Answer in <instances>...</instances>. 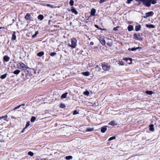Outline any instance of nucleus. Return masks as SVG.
Listing matches in <instances>:
<instances>
[{"label":"nucleus","mask_w":160,"mask_h":160,"mask_svg":"<svg viewBox=\"0 0 160 160\" xmlns=\"http://www.w3.org/2000/svg\"><path fill=\"white\" fill-rule=\"evenodd\" d=\"M17 66L18 68L24 71L26 70L27 69H30L29 67L22 62L18 63L17 64Z\"/></svg>","instance_id":"obj_1"},{"label":"nucleus","mask_w":160,"mask_h":160,"mask_svg":"<svg viewBox=\"0 0 160 160\" xmlns=\"http://www.w3.org/2000/svg\"><path fill=\"white\" fill-rule=\"evenodd\" d=\"M71 44L69 43L68 46L71 47L72 49L75 48L77 46V40L75 38L71 39Z\"/></svg>","instance_id":"obj_2"},{"label":"nucleus","mask_w":160,"mask_h":160,"mask_svg":"<svg viewBox=\"0 0 160 160\" xmlns=\"http://www.w3.org/2000/svg\"><path fill=\"white\" fill-rule=\"evenodd\" d=\"M102 66L103 70L104 71H107L109 70L110 68V66L109 65L106 64L105 63H102Z\"/></svg>","instance_id":"obj_3"},{"label":"nucleus","mask_w":160,"mask_h":160,"mask_svg":"<svg viewBox=\"0 0 160 160\" xmlns=\"http://www.w3.org/2000/svg\"><path fill=\"white\" fill-rule=\"evenodd\" d=\"M134 38L138 40L142 41V38L141 37V34L139 33H135L133 35Z\"/></svg>","instance_id":"obj_4"},{"label":"nucleus","mask_w":160,"mask_h":160,"mask_svg":"<svg viewBox=\"0 0 160 160\" xmlns=\"http://www.w3.org/2000/svg\"><path fill=\"white\" fill-rule=\"evenodd\" d=\"M24 18L27 21L31 20V13H27L25 16Z\"/></svg>","instance_id":"obj_5"},{"label":"nucleus","mask_w":160,"mask_h":160,"mask_svg":"<svg viewBox=\"0 0 160 160\" xmlns=\"http://www.w3.org/2000/svg\"><path fill=\"white\" fill-rule=\"evenodd\" d=\"M154 14V13L152 11H150L146 13V16H144V18H146L150 16H152Z\"/></svg>","instance_id":"obj_6"},{"label":"nucleus","mask_w":160,"mask_h":160,"mask_svg":"<svg viewBox=\"0 0 160 160\" xmlns=\"http://www.w3.org/2000/svg\"><path fill=\"white\" fill-rule=\"evenodd\" d=\"M123 60L126 61L129 64L132 63V59L130 58H123Z\"/></svg>","instance_id":"obj_7"},{"label":"nucleus","mask_w":160,"mask_h":160,"mask_svg":"<svg viewBox=\"0 0 160 160\" xmlns=\"http://www.w3.org/2000/svg\"><path fill=\"white\" fill-rule=\"evenodd\" d=\"M71 11L72 13H74L76 15L78 13V12L73 6L71 7Z\"/></svg>","instance_id":"obj_8"},{"label":"nucleus","mask_w":160,"mask_h":160,"mask_svg":"<svg viewBox=\"0 0 160 160\" xmlns=\"http://www.w3.org/2000/svg\"><path fill=\"white\" fill-rule=\"evenodd\" d=\"M100 42L101 44L103 45H105L106 43V42L103 38H101L100 39Z\"/></svg>","instance_id":"obj_9"},{"label":"nucleus","mask_w":160,"mask_h":160,"mask_svg":"<svg viewBox=\"0 0 160 160\" xmlns=\"http://www.w3.org/2000/svg\"><path fill=\"white\" fill-rule=\"evenodd\" d=\"M3 58L4 61H5V62H8L9 61L10 59L9 57L7 55L3 57Z\"/></svg>","instance_id":"obj_10"},{"label":"nucleus","mask_w":160,"mask_h":160,"mask_svg":"<svg viewBox=\"0 0 160 160\" xmlns=\"http://www.w3.org/2000/svg\"><path fill=\"white\" fill-rule=\"evenodd\" d=\"M96 12V10L95 9H92L91 11V15L93 16H95V13Z\"/></svg>","instance_id":"obj_11"},{"label":"nucleus","mask_w":160,"mask_h":160,"mask_svg":"<svg viewBox=\"0 0 160 160\" xmlns=\"http://www.w3.org/2000/svg\"><path fill=\"white\" fill-rule=\"evenodd\" d=\"M146 26L148 28H155V26L152 24H146Z\"/></svg>","instance_id":"obj_12"},{"label":"nucleus","mask_w":160,"mask_h":160,"mask_svg":"<svg viewBox=\"0 0 160 160\" xmlns=\"http://www.w3.org/2000/svg\"><path fill=\"white\" fill-rule=\"evenodd\" d=\"M16 37L15 32H13L12 35V40H15L16 39Z\"/></svg>","instance_id":"obj_13"},{"label":"nucleus","mask_w":160,"mask_h":160,"mask_svg":"<svg viewBox=\"0 0 160 160\" xmlns=\"http://www.w3.org/2000/svg\"><path fill=\"white\" fill-rule=\"evenodd\" d=\"M141 28V26L140 25H138V26H136L135 27V30L138 31L140 30Z\"/></svg>","instance_id":"obj_14"},{"label":"nucleus","mask_w":160,"mask_h":160,"mask_svg":"<svg viewBox=\"0 0 160 160\" xmlns=\"http://www.w3.org/2000/svg\"><path fill=\"white\" fill-rule=\"evenodd\" d=\"M149 130L152 131H153L154 129V125L153 124H151L149 126Z\"/></svg>","instance_id":"obj_15"},{"label":"nucleus","mask_w":160,"mask_h":160,"mask_svg":"<svg viewBox=\"0 0 160 160\" xmlns=\"http://www.w3.org/2000/svg\"><path fill=\"white\" fill-rule=\"evenodd\" d=\"M107 130V128L106 127H102L101 128V131L102 133L104 132Z\"/></svg>","instance_id":"obj_16"},{"label":"nucleus","mask_w":160,"mask_h":160,"mask_svg":"<svg viewBox=\"0 0 160 160\" xmlns=\"http://www.w3.org/2000/svg\"><path fill=\"white\" fill-rule=\"evenodd\" d=\"M44 54V53L43 52H39L37 54L38 56L41 57L43 56Z\"/></svg>","instance_id":"obj_17"},{"label":"nucleus","mask_w":160,"mask_h":160,"mask_svg":"<svg viewBox=\"0 0 160 160\" xmlns=\"http://www.w3.org/2000/svg\"><path fill=\"white\" fill-rule=\"evenodd\" d=\"M128 29L129 31H132L133 29V27L132 25H129L128 27Z\"/></svg>","instance_id":"obj_18"},{"label":"nucleus","mask_w":160,"mask_h":160,"mask_svg":"<svg viewBox=\"0 0 160 160\" xmlns=\"http://www.w3.org/2000/svg\"><path fill=\"white\" fill-rule=\"evenodd\" d=\"M139 48H140L138 47H137L136 48H133L131 49L129 48L128 49V50H131L132 51H135V50H136L138 49Z\"/></svg>","instance_id":"obj_19"},{"label":"nucleus","mask_w":160,"mask_h":160,"mask_svg":"<svg viewBox=\"0 0 160 160\" xmlns=\"http://www.w3.org/2000/svg\"><path fill=\"white\" fill-rule=\"evenodd\" d=\"M93 128H87L86 129L87 132H92L93 130Z\"/></svg>","instance_id":"obj_20"},{"label":"nucleus","mask_w":160,"mask_h":160,"mask_svg":"<svg viewBox=\"0 0 160 160\" xmlns=\"http://www.w3.org/2000/svg\"><path fill=\"white\" fill-rule=\"evenodd\" d=\"M44 18L43 16L42 15H39L38 16V19L40 20H42Z\"/></svg>","instance_id":"obj_21"},{"label":"nucleus","mask_w":160,"mask_h":160,"mask_svg":"<svg viewBox=\"0 0 160 160\" xmlns=\"http://www.w3.org/2000/svg\"><path fill=\"white\" fill-rule=\"evenodd\" d=\"M82 74L84 75H85V76H88L90 74L89 72H83L82 73Z\"/></svg>","instance_id":"obj_22"},{"label":"nucleus","mask_w":160,"mask_h":160,"mask_svg":"<svg viewBox=\"0 0 160 160\" xmlns=\"http://www.w3.org/2000/svg\"><path fill=\"white\" fill-rule=\"evenodd\" d=\"M7 76V73L1 75V76L0 77V78L2 79H4Z\"/></svg>","instance_id":"obj_23"},{"label":"nucleus","mask_w":160,"mask_h":160,"mask_svg":"<svg viewBox=\"0 0 160 160\" xmlns=\"http://www.w3.org/2000/svg\"><path fill=\"white\" fill-rule=\"evenodd\" d=\"M20 72V71L19 70H15L14 72L13 73L15 74H18Z\"/></svg>","instance_id":"obj_24"},{"label":"nucleus","mask_w":160,"mask_h":160,"mask_svg":"<svg viewBox=\"0 0 160 160\" xmlns=\"http://www.w3.org/2000/svg\"><path fill=\"white\" fill-rule=\"evenodd\" d=\"M67 93H65L62 94L61 96V98H66L67 96Z\"/></svg>","instance_id":"obj_25"},{"label":"nucleus","mask_w":160,"mask_h":160,"mask_svg":"<svg viewBox=\"0 0 160 160\" xmlns=\"http://www.w3.org/2000/svg\"><path fill=\"white\" fill-rule=\"evenodd\" d=\"M146 93L147 94L151 95L153 93V92L151 91H147L146 92Z\"/></svg>","instance_id":"obj_26"},{"label":"nucleus","mask_w":160,"mask_h":160,"mask_svg":"<svg viewBox=\"0 0 160 160\" xmlns=\"http://www.w3.org/2000/svg\"><path fill=\"white\" fill-rule=\"evenodd\" d=\"M46 6L48 7H50L52 8H53L56 7L50 4H47Z\"/></svg>","instance_id":"obj_27"},{"label":"nucleus","mask_w":160,"mask_h":160,"mask_svg":"<svg viewBox=\"0 0 160 160\" xmlns=\"http://www.w3.org/2000/svg\"><path fill=\"white\" fill-rule=\"evenodd\" d=\"M83 93L84 95L88 96L89 95V92L88 91H86L84 92Z\"/></svg>","instance_id":"obj_28"},{"label":"nucleus","mask_w":160,"mask_h":160,"mask_svg":"<svg viewBox=\"0 0 160 160\" xmlns=\"http://www.w3.org/2000/svg\"><path fill=\"white\" fill-rule=\"evenodd\" d=\"M38 33L39 32L38 31L36 32L35 34L32 36V38H35L36 36L38 34Z\"/></svg>","instance_id":"obj_29"},{"label":"nucleus","mask_w":160,"mask_h":160,"mask_svg":"<svg viewBox=\"0 0 160 160\" xmlns=\"http://www.w3.org/2000/svg\"><path fill=\"white\" fill-rule=\"evenodd\" d=\"M109 124L111 125L114 126L116 125V123L114 121H112L109 122Z\"/></svg>","instance_id":"obj_30"},{"label":"nucleus","mask_w":160,"mask_h":160,"mask_svg":"<svg viewBox=\"0 0 160 160\" xmlns=\"http://www.w3.org/2000/svg\"><path fill=\"white\" fill-rule=\"evenodd\" d=\"M72 157L71 156H67L65 157V158L67 160H69L72 159Z\"/></svg>","instance_id":"obj_31"},{"label":"nucleus","mask_w":160,"mask_h":160,"mask_svg":"<svg viewBox=\"0 0 160 160\" xmlns=\"http://www.w3.org/2000/svg\"><path fill=\"white\" fill-rule=\"evenodd\" d=\"M74 1L73 0H70L69 2V4L71 6H72L74 4Z\"/></svg>","instance_id":"obj_32"},{"label":"nucleus","mask_w":160,"mask_h":160,"mask_svg":"<svg viewBox=\"0 0 160 160\" xmlns=\"http://www.w3.org/2000/svg\"><path fill=\"white\" fill-rule=\"evenodd\" d=\"M118 64L121 65H124V62L122 61H118Z\"/></svg>","instance_id":"obj_33"},{"label":"nucleus","mask_w":160,"mask_h":160,"mask_svg":"<svg viewBox=\"0 0 160 160\" xmlns=\"http://www.w3.org/2000/svg\"><path fill=\"white\" fill-rule=\"evenodd\" d=\"M36 118L34 117H32L31 118V122H33L36 119Z\"/></svg>","instance_id":"obj_34"},{"label":"nucleus","mask_w":160,"mask_h":160,"mask_svg":"<svg viewBox=\"0 0 160 160\" xmlns=\"http://www.w3.org/2000/svg\"><path fill=\"white\" fill-rule=\"evenodd\" d=\"M157 2V0H152L151 3L152 4H155Z\"/></svg>","instance_id":"obj_35"},{"label":"nucleus","mask_w":160,"mask_h":160,"mask_svg":"<svg viewBox=\"0 0 160 160\" xmlns=\"http://www.w3.org/2000/svg\"><path fill=\"white\" fill-rule=\"evenodd\" d=\"M30 125V122H28L26 123V126L25 127V128H26Z\"/></svg>","instance_id":"obj_36"},{"label":"nucleus","mask_w":160,"mask_h":160,"mask_svg":"<svg viewBox=\"0 0 160 160\" xmlns=\"http://www.w3.org/2000/svg\"><path fill=\"white\" fill-rule=\"evenodd\" d=\"M78 114V112L76 110H75L73 111V115H76Z\"/></svg>","instance_id":"obj_37"},{"label":"nucleus","mask_w":160,"mask_h":160,"mask_svg":"<svg viewBox=\"0 0 160 160\" xmlns=\"http://www.w3.org/2000/svg\"><path fill=\"white\" fill-rule=\"evenodd\" d=\"M28 154L30 156H32L34 154L32 152L30 151L28 152Z\"/></svg>","instance_id":"obj_38"},{"label":"nucleus","mask_w":160,"mask_h":160,"mask_svg":"<svg viewBox=\"0 0 160 160\" xmlns=\"http://www.w3.org/2000/svg\"><path fill=\"white\" fill-rule=\"evenodd\" d=\"M56 54V53L55 52H52L50 53V55L52 56H54Z\"/></svg>","instance_id":"obj_39"},{"label":"nucleus","mask_w":160,"mask_h":160,"mask_svg":"<svg viewBox=\"0 0 160 160\" xmlns=\"http://www.w3.org/2000/svg\"><path fill=\"white\" fill-rule=\"evenodd\" d=\"M115 137L114 136L113 137H112L111 138H110L109 139H108V141H111V140H113L114 139H115Z\"/></svg>","instance_id":"obj_40"},{"label":"nucleus","mask_w":160,"mask_h":160,"mask_svg":"<svg viewBox=\"0 0 160 160\" xmlns=\"http://www.w3.org/2000/svg\"><path fill=\"white\" fill-rule=\"evenodd\" d=\"M119 27L118 26L114 28L113 29V30L114 31H117L118 30V28H119Z\"/></svg>","instance_id":"obj_41"},{"label":"nucleus","mask_w":160,"mask_h":160,"mask_svg":"<svg viewBox=\"0 0 160 160\" xmlns=\"http://www.w3.org/2000/svg\"><path fill=\"white\" fill-rule=\"evenodd\" d=\"M20 107H21V106H20V105L18 106L15 107V108H14L13 110H15L19 108Z\"/></svg>","instance_id":"obj_42"},{"label":"nucleus","mask_w":160,"mask_h":160,"mask_svg":"<svg viewBox=\"0 0 160 160\" xmlns=\"http://www.w3.org/2000/svg\"><path fill=\"white\" fill-rule=\"evenodd\" d=\"M106 0H100L99 2L100 4L102 3L105 2Z\"/></svg>","instance_id":"obj_43"},{"label":"nucleus","mask_w":160,"mask_h":160,"mask_svg":"<svg viewBox=\"0 0 160 160\" xmlns=\"http://www.w3.org/2000/svg\"><path fill=\"white\" fill-rule=\"evenodd\" d=\"M128 1L126 2V3L128 4L130 3L132 1H131V0H127Z\"/></svg>","instance_id":"obj_44"},{"label":"nucleus","mask_w":160,"mask_h":160,"mask_svg":"<svg viewBox=\"0 0 160 160\" xmlns=\"http://www.w3.org/2000/svg\"><path fill=\"white\" fill-rule=\"evenodd\" d=\"M2 117H3V118H4L5 119H6L8 117V116L7 115H5L4 116H2Z\"/></svg>","instance_id":"obj_45"},{"label":"nucleus","mask_w":160,"mask_h":160,"mask_svg":"<svg viewBox=\"0 0 160 160\" xmlns=\"http://www.w3.org/2000/svg\"><path fill=\"white\" fill-rule=\"evenodd\" d=\"M137 0H136V1H137V2H139V4H140L141 2H142L140 0H138L137 1Z\"/></svg>","instance_id":"obj_46"},{"label":"nucleus","mask_w":160,"mask_h":160,"mask_svg":"<svg viewBox=\"0 0 160 160\" xmlns=\"http://www.w3.org/2000/svg\"><path fill=\"white\" fill-rule=\"evenodd\" d=\"M94 44V43L92 42H90V44L91 45H93Z\"/></svg>","instance_id":"obj_47"},{"label":"nucleus","mask_w":160,"mask_h":160,"mask_svg":"<svg viewBox=\"0 0 160 160\" xmlns=\"http://www.w3.org/2000/svg\"><path fill=\"white\" fill-rule=\"evenodd\" d=\"M40 160H47L46 158H40Z\"/></svg>","instance_id":"obj_48"},{"label":"nucleus","mask_w":160,"mask_h":160,"mask_svg":"<svg viewBox=\"0 0 160 160\" xmlns=\"http://www.w3.org/2000/svg\"><path fill=\"white\" fill-rule=\"evenodd\" d=\"M36 160H40V158L38 157L36 159Z\"/></svg>","instance_id":"obj_49"},{"label":"nucleus","mask_w":160,"mask_h":160,"mask_svg":"<svg viewBox=\"0 0 160 160\" xmlns=\"http://www.w3.org/2000/svg\"><path fill=\"white\" fill-rule=\"evenodd\" d=\"M26 128H23V130L21 132H24V130Z\"/></svg>","instance_id":"obj_50"},{"label":"nucleus","mask_w":160,"mask_h":160,"mask_svg":"<svg viewBox=\"0 0 160 160\" xmlns=\"http://www.w3.org/2000/svg\"><path fill=\"white\" fill-rule=\"evenodd\" d=\"M25 104H22V105H20V106H21V107L22 106H24Z\"/></svg>","instance_id":"obj_51"},{"label":"nucleus","mask_w":160,"mask_h":160,"mask_svg":"<svg viewBox=\"0 0 160 160\" xmlns=\"http://www.w3.org/2000/svg\"><path fill=\"white\" fill-rule=\"evenodd\" d=\"M95 27H96V28H98V25H95Z\"/></svg>","instance_id":"obj_52"},{"label":"nucleus","mask_w":160,"mask_h":160,"mask_svg":"<svg viewBox=\"0 0 160 160\" xmlns=\"http://www.w3.org/2000/svg\"><path fill=\"white\" fill-rule=\"evenodd\" d=\"M3 118V117H2H2H0V119H1L3 118Z\"/></svg>","instance_id":"obj_53"},{"label":"nucleus","mask_w":160,"mask_h":160,"mask_svg":"<svg viewBox=\"0 0 160 160\" xmlns=\"http://www.w3.org/2000/svg\"><path fill=\"white\" fill-rule=\"evenodd\" d=\"M133 0H131V1H132Z\"/></svg>","instance_id":"obj_54"}]
</instances>
